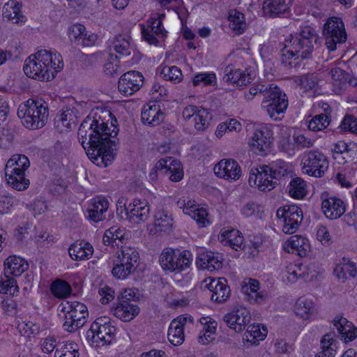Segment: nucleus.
Wrapping results in <instances>:
<instances>
[{
	"label": "nucleus",
	"instance_id": "nucleus-1",
	"mask_svg": "<svg viewBox=\"0 0 357 357\" xmlns=\"http://www.w3.org/2000/svg\"><path fill=\"white\" fill-rule=\"evenodd\" d=\"M118 132L112 122L108 127L100 116H89L81 123L77 135L89 158L96 165L105 167L114 160Z\"/></svg>",
	"mask_w": 357,
	"mask_h": 357
},
{
	"label": "nucleus",
	"instance_id": "nucleus-2",
	"mask_svg": "<svg viewBox=\"0 0 357 357\" xmlns=\"http://www.w3.org/2000/svg\"><path fill=\"white\" fill-rule=\"evenodd\" d=\"M63 66L60 54L41 50L26 59L23 70L31 78L47 82L54 79Z\"/></svg>",
	"mask_w": 357,
	"mask_h": 357
},
{
	"label": "nucleus",
	"instance_id": "nucleus-3",
	"mask_svg": "<svg viewBox=\"0 0 357 357\" xmlns=\"http://www.w3.org/2000/svg\"><path fill=\"white\" fill-rule=\"evenodd\" d=\"M318 40L319 37L315 30L310 26H306L300 32L291 35L286 39L284 44L288 59L294 58V60H297L309 58Z\"/></svg>",
	"mask_w": 357,
	"mask_h": 357
},
{
	"label": "nucleus",
	"instance_id": "nucleus-4",
	"mask_svg": "<svg viewBox=\"0 0 357 357\" xmlns=\"http://www.w3.org/2000/svg\"><path fill=\"white\" fill-rule=\"evenodd\" d=\"M17 116L26 128L33 130L41 128L47 121L48 105L43 99H29L19 106Z\"/></svg>",
	"mask_w": 357,
	"mask_h": 357
},
{
	"label": "nucleus",
	"instance_id": "nucleus-5",
	"mask_svg": "<svg viewBox=\"0 0 357 357\" xmlns=\"http://www.w3.org/2000/svg\"><path fill=\"white\" fill-rule=\"evenodd\" d=\"M139 264V255L135 248L128 246L121 247L114 261L112 273L117 279H126L135 273Z\"/></svg>",
	"mask_w": 357,
	"mask_h": 357
},
{
	"label": "nucleus",
	"instance_id": "nucleus-6",
	"mask_svg": "<svg viewBox=\"0 0 357 357\" xmlns=\"http://www.w3.org/2000/svg\"><path fill=\"white\" fill-rule=\"evenodd\" d=\"M267 88L264 92L261 107L272 119L280 120V115L284 114L288 107L287 96L273 84H268Z\"/></svg>",
	"mask_w": 357,
	"mask_h": 357
},
{
	"label": "nucleus",
	"instance_id": "nucleus-7",
	"mask_svg": "<svg viewBox=\"0 0 357 357\" xmlns=\"http://www.w3.org/2000/svg\"><path fill=\"white\" fill-rule=\"evenodd\" d=\"M192 255L188 250L180 251L165 248L160 255V264L163 270L171 273H181L192 264Z\"/></svg>",
	"mask_w": 357,
	"mask_h": 357
},
{
	"label": "nucleus",
	"instance_id": "nucleus-8",
	"mask_svg": "<svg viewBox=\"0 0 357 357\" xmlns=\"http://www.w3.org/2000/svg\"><path fill=\"white\" fill-rule=\"evenodd\" d=\"M135 292L132 289H126L117 296V303L114 304V315L123 321L133 319L139 312V307L133 302Z\"/></svg>",
	"mask_w": 357,
	"mask_h": 357
},
{
	"label": "nucleus",
	"instance_id": "nucleus-9",
	"mask_svg": "<svg viewBox=\"0 0 357 357\" xmlns=\"http://www.w3.org/2000/svg\"><path fill=\"white\" fill-rule=\"evenodd\" d=\"M303 170L309 176L321 177L328 168L326 156L318 150L305 151L302 155Z\"/></svg>",
	"mask_w": 357,
	"mask_h": 357
},
{
	"label": "nucleus",
	"instance_id": "nucleus-10",
	"mask_svg": "<svg viewBox=\"0 0 357 357\" xmlns=\"http://www.w3.org/2000/svg\"><path fill=\"white\" fill-rule=\"evenodd\" d=\"M323 33L326 47L331 52L336 50L337 44L345 43L347 38L344 23L339 17L329 18L324 26Z\"/></svg>",
	"mask_w": 357,
	"mask_h": 357
},
{
	"label": "nucleus",
	"instance_id": "nucleus-11",
	"mask_svg": "<svg viewBox=\"0 0 357 357\" xmlns=\"http://www.w3.org/2000/svg\"><path fill=\"white\" fill-rule=\"evenodd\" d=\"M276 215L279 219L283 220L282 231L286 234L295 233L303 220V211L296 205L280 208L277 211Z\"/></svg>",
	"mask_w": 357,
	"mask_h": 357
},
{
	"label": "nucleus",
	"instance_id": "nucleus-12",
	"mask_svg": "<svg viewBox=\"0 0 357 357\" xmlns=\"http://www.w3.org/2000/svg\"><path fill=\"white\" fill-rule=\"evenodd\" d=\"M251 187L257 188L260 191H271L278 184L273 178L271 172H268V165H260L252 168L248 178Z\"/></svg>",
	"mask_w": 357,
	"mask_h": 357
},
{
	"label": "nucleus",
	"instance_id": "nucleus-13",
	"mask_svg": "<svg viewBox=\"0 0 357 357\" xmlns=\"http://www.w3.org/2000/svg\"><path fill=\"white\" fill-rule=\"evenodd\" d=\"M273 142V132L267 126L256 129L249 141L252 151L260 155H266L270 151Z\"/></svg>",
	"mask_w": 357,
	"mask_h": 357
},
{
	"label": "nucleus",
	"instance_id": "nucleus-14",
	"mask_svg": "<svg viewBox=\"0 0 357 357\" xmlns=\"http://www.w3.org/2000/svg\"><path fill=\"white\" fill-rule=\"evenodd\" d=\"M144 84V77L137 71H129L124 73L118 83L119 91L125 96L132 95L139 91Z\"/></svg>",
	"mask_w": 357,
	"mask_h": 357
},
{
	"label": "nucleus",
	"instance_id": "nucleus-15",
	"mask_svg": "<svg viewBox=\"0 0 357 357\" xmlns=\"http://www.w3.org/2000/svg\"><path fill=\"white\" fill-rule=\"evenodd\" d=\"M227 326L236 332L242 331L250 321L249 311L243 307H238L223 317Z\"/></svg>",
	"mask_w": 357,
	"mask_h": 357
},
{
	"label": "nucleus",
	"instance_id": "nucleus-16",
	"mask_svg": "<svg viewBox=\"0 0 357 357\" xmlns=\"http://www.w3.org/2000/svg\"><path fill=\"white\" fill-rule=\"evenodd\" d=\"M164 17V14L158 15V17H151L148 20L149 25L147 27L141 25L142 38L150 45H156L158 43L156 36L162 38L165 36L166 31L162 27V20Z\"/></svg>",
	"mask_w": 357,
	"mask_h": 357
},
{
	"label": "nucleus",
	"instance_id": "nucleus-17",
	"mask_svg": "<svg viewBox=\"0 0 357 357\" xmlns=\"http://www.w3.org/2000/svg\"><path fill=\"white\" fill-rule=\"evenodd\" d=\"M205 287L211 293V298L217 303L225 302L229 296L230 289L225 278H206L204 280Z\"/></svg>",
	"mask_w": 357,
	"mask_h": 357
},
{
	"label": "nucleus",
	"instance_id": "nucleus-18",
	"mask_svg": "<svg viewBox=\"0 0 357 357\" xmlns=\"http://www.w3.org/2000/svg\"><path fill=\"white\" fill-rule=\"evenodd\" d=\"M215 174L226 180L236 181L241 176V169L234 159H223L214 166Z\"/></svg>",
	"mask_w": 357,
	"mask_h": 357
},
{
	"label": "nucleus",
	"instance_id": "nucleus-19",
	"mask_svg": "<svg viewBox=\"0 0 357 357\" xmlns=\"http://www.w3.org/2000/svg\"><path fill=\"white\" fill-rule=\"evenodd\" d=\"M127 220L131 224L139 225L146 222L150 216V206L146 202L134 199L128 205Z\"/></svg>",
	"mask_w": 357,
	"mask_h": 357
},
{
	"label": "nucleus",
	"instance_id": "nucleus-20",
	"mask_svg": "<svg viewBox=\"0 0 357 357\" xmlns=\"http://www.w3.org/2000/svg\"><path fill=\"white\" fill-rule=\"evenodd\" d=\"M255 77V73L248 68L241 70L227 67L225 69L223 80L233 86H242L250 83Z\"/></svg>",
	"mask_w": 357,
	"mask_h": 357
},
{
	"label": "nucleus",
	"instance_id": "nucleus-21",
	"mask_svg": "<svg viewBox=\"0 0 357 357\" xmlns=\"http://www.w3.org/2000/svg\"><path fill=\"white\" fill-rule=\"evenodd\" d=\"M106 318H98L91 326L89 331L92 333V340L96 342H102L103 344L110 342L112 334L114 328L107 324L105 321Z\"/></svg>",
	"mask_w": 357,
	"mask_h": 357
},
{
	"label": "nucleus",
	"instance_id": "nucleus-22",
	"mask_svg": "<svg viewBox=\"0 0 357 357\" xmlns=\"http://www.w3.org/2000/svg\"><path fill=\"white\" fill-rule=\"evenodd\" d=\"M68 35L71 41L83 47L92 46L98 38L97 35L88 33L85 26L80 24L72 25L69 29Z\"/></svg>",
	"mask_w": 357,
	"mask_h": 357
},
{
	"label": "nucleus",
	"instance_id": "nucleus-23",
	"mask_svg": "<svg viewBox=\"0 0 357 357\" xmlns=\"http://www.w3.org/2000/svg\"><path fill=\"white\" fill-rule=\"evenodd\" d=\"M322 211L327 218L335 220L340 218L346 211L344 202L336 197L324 198L322 196Z\"/></svg>",
	"mask_w": 357,
	"mask_h": 357
},
{
	"label": "nucleus",
	"instance_id": "nucleus-24",
	"mask_svg": "<svg viewBox=\"0 0 357 357\" xmlns=\"http://www.w3.org/2000/svg\"><path fill=\"white\" fill-rule=\"evenodd\" d=\"M197 265L209 271L219 270L222 266V257L218 253L202 250L197 255Z\"/></svg>",
	"mask_w": 357,
	"mask_h": 357
},
{
	"label": "nucleus",
	"instance_id": "nucleus-25",
	"mask_svg": "<svg viewBox=\"0 0 357 357\" xmlns=\"http://www.w3.org/2000/svg\"><path fill=\"white\" fill-rule=\"evenodd\" d=\"M174 219L172 213L164 208L158 209L154 214L153 230L155 234L169 233L172 231Z\"/></svg>",
	"mask_w": 357,
	"mask_h": 357
},
{
	"label": "nucleus",
	"instance_id": "nucleus-26",
	"mask_svg": "<svg viewBox=\"0 0 357 357\" xmlns=\"http://www.w3.org/2000/svg\"><path fill=\"white\" fill-rule=\"evenodd\" d=\"M109 202L104 197H96L91 199V202L86 210L90 220L95 222L105 219V213L108 210Z\"/></svg>",
	"mask_w": 357,
	"mask_h": 357
},
{
	"label": "nucleus",
	"instance_id": "nucleus-27",
	"mask_svg": "<svg viewBox=\"0 0 357 357\" xmlns=\"http://www.w3.org/2000/svg\"><path fill=\"white\" fill-rule=\"evenodd\" d=\"M294 0H265L263 3L264 13L270 17H279L290 10Z\"/></svg>",
	"mask_w": 357,
	"mask_h": 357
},
{
	"label": "nucleus",
	"instance_id": "nucleus-28",
	"mask_svg": "<svg viewBox=\"0 0 357 357\" xmlns=\"http://www.w3.org/2000/svg\"><path fill=\"white\" fill-rule=\"evenodd\" d=\"M333 326L344 342H351L357 337V328L344 317L335 318Z\"/></svg>",
	"mask_w": 357,
	"mask_h": 357
},
{
	"label": "nucleus",
	"instance_id": "nucleus-29",
	"mask_svg": "<svg viewBox=\"0 0 357 357\" xmlns=\"http://www.w3.org/2000/svg\"><path fill=\"white\" fill-rule=\"evenodd\" d=\"M155 168L158 170L166 169L167 171L169 172V179L174 182H178L183 177L181 162L172 158L160 159L156 163Z\"/></svg>",
	"mask_w": 357,
	"mask_h": 357
},
{
	"label": "nucleus",
	"instance_id": "nucleus-30",
	"mask_svg": "<svg viewBox=\"0 0 357 357\" xmlns=\"http://www.w3.org/2000/svg\"><path fill=\"white\" fill-rule=\"evenodd\" d=\"M164 113L156 104L146 105L142 111L141 119L144 125L157 126L164 121Z\"/></svg>",
	"mask_w": 357,
	"mask_h": 357
},
{
	"label": "nucleus",
	"instance_id": "nucleus-31",
	"mask_svg": "<svg viewBox=\"0 0 357 357\" xmlns=\"http://www.w3.org/2000/svg\"><path fill=\"white\" fill-rule=\"evenodd\" d=\"M93 253V246L84 241H77L68 248L70 258L75 261L86 260L91 258Z\"/></svg>",
	"mask_w": 357,
	"mask_h": 357
},
{
	"label": "nucleus",
	"instance_id": "nucleus-32",
	"mask_svg": "<svg viewBox=\"0 0 357 357\" xmlns=\"http://www.w3.org/2000/svg\"><path fill=\"white\" fill-rule=\"evenodd\" d=\"M244 282L245 285L243 287V290L251 301L261 304L269 298L267 291L264 290L259 291V282L256 279L249 278L248 283Z\"/></svg>",
	"mask_w": 357,
	"mask_h": 357
},
{
	"label": "nucleus",
	"instance_id": "nucleus-33",
	"mask_svg": "<svg viewBox=\"0 0 357 357\" xmlns=\"http://www.w3.org/2000/svg\"><path fill=\"white\" fill-rule=\"evenodd\" d=\"M184 213L194 219L200 227H204L208 224V213L205 208H199L194 200L186 198Z\"/></svg>",
	"mask_w": 357,
	"mask_h": 357
},
{
	"label": "nucleus",
	"instance_id": "nucleus-34",
	"mask_svg": "<svg viewBox=\"0 0 357 357\" xmlns=\"http://www.w3.org/2000/svg\"><path fill=\"white\" fill-rule=\"evenodd\" d=\"M28 268V262L20 257L10 256L4 262L5 275L17 277L21 275Z\"/></svg>",
	"mask_w": 357,
	"mask_h": 357
},
{
	"label": "nucleus",
	"instance_id": "nucleus-35",
	"mask_svg": "<svg viewBox=\"0 0 357 357\" xmlns=\"http://www.w3.org/2000/svg\"><path fill=\"white\" fill-rule=\"evenodd\" d=\"M186 318L173 320L169 327L167 337L169 342L174 346L181 344L185 339L183 326Z\"/></svg>",
	"mask_w": 357,
	"mask_h": 357
},
{
	"label": "nucleus",
	"instance_id": "nucleus-36",
	"mask_svg": "<svg viewBox=\"0 0 357 357\" xmlns=\"http://www.w3.org/2000/svg\"><path fill=\"white\" fill-rule=\"evenodd\" d=\"M13 169L12 171H6V179L8 184L13 189L18 191L26 190L30 181L25 177V172Z\"/></svg>",
	"mask_w": 357,
	"mask_h": 357
},
{
	"label": "nucleus",
	"instance_id": "nucleus-37",
	"mask_svg": "<svg viewBox=\"0 0 357 357\" xmlns=\"http://www.w3.org/2000/svg\"><path fill=\"white\" fill-rule=\"evenodd\" d=\"M200 323L203 326L202 330L198 337V341L202 344H207L215 339L217 323L211 321L209 317H202Z\"/></svg>",
	"mask_w": 357,
	"mask_h": 357
},
{
	"label": "nucleus",
	"instance_id": "nucleus-38",
	"mask_svg": "<svg viewBox=\"0 0 357 357\" xmlns=\"http://www.w3.org/2000/svg\"><path fill=\"white\" fill-rule=\"evenodd\" d=\"M3 16L15 24L24 22L26 20L25 16L21 13V5L15 0L9 1L4 5Z\"/></svg>",
	"mask_w": 357,
	"mask_h": 357
},
{
	"label": "nucleus",
	"instance_id": "nucleus-39",
	"mask_svg": "<svg viewBox=\"0 0 357 357\" xmlns=\"http://www.w3.org/2000/svg\"><path fill=\"white\" fill-rule=\"evenodd\" d=\"M221 242L224 245H228L235 250H242L243 245V237L240 231L231 229L221 234Z\"/></svg>",
	"mask_w": 357,
	"mask_h": 357
},
{
	"label": "nucleus",
	"instance_id": "nucleus-40",
	"mask_svg": "<svg viewBox=\"0 0 357 357\" xmlns=\"http://www.w3.org/2000/svg\"><path fill=\"white\" fill-rule=\"evenodd\" d=\"M61 311L65 312L68 311L69 313L75 314V319L80 317L81 319H84V324L86 322V318L89 316V312L86 306L80 302H66L61 303L59 305Z\"/></svg>",
	"mask_w": 357,
	"mask_h": 357
},
{
	"label": "nucleus",
	"instance_id": "nucleus-41",
	"mask_svg": "<svg viewBox=\"0 0 357 357\" xmlns=\"http://www.w3.org/2000/svg\"><path fill=\"white\" fill-rule=\"evenodd\" d=\"M334 273L340 280H344L347 276L355 278L357 274V267L356 264L349 258L343 257L341 264L334 269Z\"/></svg>",
	"mask_w": 357,
	"mask_h": 357
},
{
	"label": "nucleus",
	"instance_id": "nucleus-42",
	"mask_svg": "<svg viewBox=\"0 0 357 357\" xmlns=\"http://www.w3.org/2000/svg\"><path fill=\"white\" fill-rule=\"evenodd\" d=\"M268 172H271L273 178H275L278 184L280 178L287 176L292 173L291 165L282 160H277L271 162L268 165Z\"/></svg>",
	"mask_w": 357,
	"mask_h": 357
},
{
	"label": "nucleus",
	"instance_id": "nucleus-43",
	"mask_svg": "<svg viewBox=\"0 0 357 357\" xmlns=\"http://www.w3.org/2000/svg\"><path fill=\"white\" fill-rule=\"evenodd\" d=\"M112 47L115 52L122 56L131 54V37L127 34L116 35L112 41Z\"/></svg>",
	"mask_w": 357,
	"mask_h": 357
},
{
	"label": "nucleus",
	"instance_id": "nucleus-44",
	"mask_svg": "<svg viewBox=\"0 0 357 357\" xmlns=\"http://www.w3.org/2000/svg\"><path fill=\"white\" fill-rule=\"evenodd\" d=\"M266 328H263V330L261 331L259 325H250L243 335V340L251 344L257 345L259 341L266 337Z\"/></svg>",
	"mask_w": 357,
	"mask_h": 357
},
{
	"label": "nucleus",
	"instance_id": "nucleus-45",
	"mask_svg": "<svg viewBox=\"0 0 357 357\" xmlns=\"http://www.w3.org/2000/svg\"><path fill=\"white\" fill-rule=\"evenodd\" d=\"M288 246H290L294 251L297 252L300 257H305L310 250V244L307 238L301 236H292L287 241Z\"/></svg>",
	"mask_w": 357,
	"mask_h": 357
},
{
	"label": "nucleus",
	"instance_id": "nucleus-46",
	"mask_svg": "<svg viewBox=\"0 0 357 357\" xmlns=\"http://www.w3.org/2000/svg\"><path fill=\"white\" fill-rule=\"evenodd\" d=\"M55 357H79L78 345L72 341L59 342Z\"/></svg>",
	"mask_w": 357,
	"mask_h": 357
},
{
	"label": "nucleus",
	"instance_id": "nucleus-47",
	"mask_svg": "<svg viewBox=\"0 0 357 357\" xmlns=\"http://www.w3.org/2000/svg\"><path fill=\"white\" fill-rule=\"evenodd\" d=\"M30 165L29 158L24 155H14L10 160H8L6 165L5 171H12L13 169L17 170L16 172L25 171Z\"/></svg>",
	"mask_w": 357,
	"mask_h": 357
},
{
	"label": "nucleus",
	"instance_id": "nucleus-48",
	"mask_svg": "<svg viewBox=\"0 0 357 357\" xmlns=\"http://www.w3.org/2000/svg\"><path fill=\"white\" fill-rule=\"evenodd\" d=\"M314 312V304L312 301L301 298L295 305V313L303 319H308Z\"/></svg>",
	"mask_w": 357,
	"mask_h": 357
},
{
	"label": "nucleus",
	"instance_id": "nucleus-49",
	"mask_svg": "<svg viewBox=\"0 0 357 357\" xmlns=\"http://www.w3.org/2000/svg\"><path fill=\"white\" fill-rule=\"evenodd\" d=\"M289 194L295 199L303 198L307 194L305 181L300 177L292 178L289 185Z\"/></svg>",
	"mask_w": 357,
	"mask_h": 357
},
{
	"label": "nucleus",
	"instance_id": "nucleus-50",
	"mask_svg": "<svg viewBox=\"0 0 357 357\" xmlns=\"http://www.w3.org/2000/svg\"><path fill=\"white\" fill-rule=\"evenodd\" d=\"M51 291L55 297L63 299L71 294L72 288L66 281L56 280L51 285Z\"/></svg>",
	"mask_w": 357,
	"mask_h": 357
},
{
	"label": "nucleus",
	"instance_id": "nucleus-51",
	"mask_svg": "<svg viewBox=\"0 0 357 357\" xmlns=\"http://www.w3.org/2000/svg\"><path fill=\"white\" fill-rule=\"evenodd\" d=\"M334 342L332 334H326L321 340L322 351L319 352L316 357H333L335 353L333 347Z\"/></svg>",
	"mask_w": 357,
	"mask_h": 357
},
{
	"label": "nucleus",
	"instance_id": "nucleus-52",
	"mask_svg": "<svg viewBox=\"0 0 357 357\" xmlns=\"http://www.w3.org/2000/svg\"><path fill=\"white\" fill-rule=\"evenodd\" d=\"M65 312L64 322L63 324V327L65 331L73 333L84 325V319H81L80 317L75 319V314L73 315V314L69 313L68 311H66Z\"/></svg>",
	"mask_w": 357,
	"mask_h": 357
},
{
	"label": "nucleus",
	"instance_id": "nucleus-53",
	"mask_svg": "<svg viewBox=\"0 0 357 357\" xmlns=\"http://www.w3.org/2000/svg\"><path fill=\"white\" fill-rule=\"evenodd\" d=\"M296 82L306 91L315 89L319 83V78L314 73H307L296 78Z\"/></svg>",
	"mask_w": 357,
	"mask_h": 357
},
{
	"label": "nucleus",
	"instance_id": "nucleus-54",
	"mask_svg": "<svg viewBox=\"0 0 357 357\" xmlns=\"http://www.w3.org/2000/svg\"><path fill=\"white\" fill-rule=\"evenodd\" d=\"M331 119L326 114H317L308 122V128L312 131L325 129L330 123Z\"/></svg>",
	"mask_w": 357,
	"mask_h": 357
},
{
	"label": "nucleus",
	"instance_id": "nucleus-55",
	"mask_svg": "<svg viewBox=\"0 0 357 357\" xmlns=\"http://www.w3.org/2000/svg\"><path fill=\"white\" fill-rule=\"evenodd\" d=\"M329 75L333 79V84L342 89L345 86L349 78V73L341 69L340 68H334L329 71Z\"/></svg>",
	"mask_w": 357,
	"mask_h": 357
},
{
	"label": "nucleus",
	"instance_id": "nucleus-56",
	"mask_svg": "<svg viewBox=\"0 0 357 357\" xmlns=\"http://www.w3.org/2000/svg\"><path fill=\"white\" fill-rule=\"evenodd\" d=\"M211 119L209 112L201 107L194 119L195 129L199 131L204 130L208 127Z\"/></svg>",
	"mask_w": 357,
	"mask_h": 357
},
{
	"label": "nucleus",
	"instance_id": "nucleus-57",
	"mask_svg": "<svg viewBox=\"0 0 357 357\" xmlns=\"http://www.w3.org/2000/svg\"><path fill=\"white\" fill-rule=\"evenodd\" d=\"M160 75L165 79L175 82H179L182 79L181 70L176 66H164Z\"/></svg>",
	"mask_w": 357,
	"mask_h": 357
},
{
	"label": "nucleus",
	"instance_id": "nucleus-58",
	"mask_svg": "<svg viewBox=\"0 0 357 357\" xmlns=\"http://www.w3.org/2000/svg\"><path fill=\"white\" fill-rule=\"evenodd\" d=\"M123 236V231L120 228L112 227L105 231L102 237V242L105 245H113L116 240L121 241Z\"/></svg>",
	"mask_w": 357,
	"mask_h": 357
},
{
	"label": "nucleus",
	"instance_id": "nucleus-59",
	"mask_svg": "<svg viewBox=\"0 0 357 357\" xmlns=\"http://www.w3.org/2000/svg\"><path fill=\"white\" fill-rule=\"evenodd\" d=\"M7 278L5 280H0V293L9 294L14 295L16 291H18V286L17 285L16 280L10 278V275H5Z\"/></svg>",
	"mask_w": 357,
	"mask_h": 357
},
{
	"label": "nucleus",
	"instance_id": "nucleus-60",
	"mask_svg": "<svg viewBox=\"0 0 357 357\" xmlns=\"http://www.w3.org/2000/svg\"><path fill=\"white\" fill-rule=\"evenodd\" d=\"M215 75L214 73H198L195 75L192 79L194 86L203 84L204 86L213 85L215 83Z\"/></svg>",
	"mask_w": 357,
	"mask_h": 357
},
{
	"label": "nucleus",
	"instance_id": "nucleus-61",
	"mask_svg": "<svg viewBox=\"0 0 357 357\" xmlns=\"http://www.w3.org/2000/svg\"><path fill=\"white\" fill-rule=\"evenodd\" d=\"M351 151V149L347 143L343 141H339L333 145V149H332L333 156L335 159H337L339 155L344 154L345 156H343L342 158L347 162L351 158V155H349Z\"/></svg>",
	"mask_w": 357,
	"mask_h": 357
},
{
	"label": "nucleus",
	"instance_id": "nucleus-62",
	"mask_svg": "<svg viewBox=\"0 0 357 357\" xmlns=\"http://www.w3.org/2000/svg\"><path fill=\"white\" fill-rule=\"evenodd\" d=\"M110 59L113 61H109L105 64L104 72L107 75L113 77L116 75L120 74L121 73V69L116 56L114 58L113 56L111 55Z\"/></svg>",
	"mask_w": 357,
	"mask_h": 357
},
{
	"label": "nucleus",
	"instance_id": "nucleus-63",
	"mask_svg": "<svg viewBox=\"0 0 357 357\" xmlns=\"http://www.w3.org/2000/svg\"><path fill=\"white\" fill-rule=\"evenodd\" d=\"M229 20L232 23L233 29L240 31L244 29V15L236 10L229 14Z\"/></svg>",
	"mask_w": 357,
	"mask_h": 357
},
{
	"label": "nucleus",
	"instance_id": "nucleus-64",
	"mask_svg": "<svg viewBox=\"0 0 357 357\" xmlns=\"http://www.w3.org/2000/svg\"><path fill=\"white\" fill-rule=\"evenodd\" d=\"M340 128L342 130L357 134V121L353 115L347 114L342 121Z\"/></svg>",
	"mask_w": 357,
	"mask_h": 357
}]
</instances>
